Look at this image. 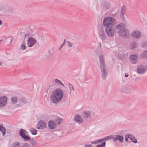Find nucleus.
<instances>
[{
	"instance_id": "nucleus-25",
	"label": "nucleus",
	"mask_w": 147,
	"mask_h": 147,
	"mask_svg": "<svg viewBox=\"0 0 147 147\" xmlns=\"http://www.w3.org/2000/svg\"><path fill=\"white\" fill-rule=\"evenodd\" d=\"M110 6V4L107 2H104L102 4V6L103 7L105 8V9H108Z\"/></svg>"
},
{
	"instance_id": "nucleus-21",
	"label": "nucleus",
	"mask_w": 147,
	"mask_h": 147,
	"mask_svg": "<svg viewBox=\"0 0 147 147\" xmlns=\"http://www.w3.org/2000/svg\"><path fill=\"white\" fill-rule=\"evenodd\" d=\"M129 136L130 139L133 142L136 143L137 142V139L133 135L129 134Z\"/></svg>"
},
{
	"instance_id": "nucleus-5",
	"label": "nucleus",
	"mask_w": 147,
	"mask_h": 147,
	"mask_svg": "<svg viewBox=\"0 0 147 147\" xmlns=\"http://www.w3.org/2000/svg\"><path fill=\"white\" fill-rule=\"evenodd\" d=\"M19 134L20 136L25 141H27L30 140V138L26 130L22 129H20Z\"/></svg>"
},
{
	"instance_id": "nucleus-34",
	"label": "nucleus",
	"mask_w": 147,
	"mask_h": 147,
	"mask_svg": "<svg viewBox=\"0 0 147 147\" xmlns=\"http://www.w3.org/2000/svg\"><path fill=\"white\" fill-rule=\"evenodd\" d=\"M21 101L24 104H26L27 103V101L26 100L25 98L24 97L21 98Z\"/></svg>"
},
{
	"instance_id": "nucleus-3",
	"label": "nucleus",
	"mask_w": 147,
	"mask_h": 147,
	"mask_svg": "<svg viewBox=\"0 0 147 147\" xmlns=\"http://www.w3.org/2000/svg\"><path fill=\"white\" fill-rule=\"evenodd\" d=\"M117 21L113 18L107 17L103 20V25L106 27L114 26L116 23Z\"/></svg>"
},
{
	"instance_id": "nucleus-8",
	"label": "nucleus",
	"mask_w": 147,
	"mask_h": 147,
	"mask_svg": "<svg viewBox=\"0 0 147 147\" xmlns=\"http://www.w3.org/2000/svg\"><path fill=\"white\" fill-rule=\"evenodd\" d=\"M47 123L42 121H38L36 126V128L38 129H42L47 127Z\"/></svg>"
},
{
	"instance_id": "nucleus-48",
	"label": "nucleus",
	"mask_w": 147,
	"mask_h": 147,
	"mask_svg": "<svg viewBox=\"0 0 147 147\" xmlns=\"http://www.w3.org/2000/svg\"><path fill=\"white\" fill-rule=\"evenodd\" d=\"M96 147H102L100 144H98L97 146Z\"/></svg>"
},
{
	"instance_id": "nucleus-24",
	"label": "nucleus",
	"mask_w": 147,
	"mask_h": 147,
	"mask_svg": "<svg viewBox=\"0 0 147 147\" xmlns=\"http://www.w3.org/2000/svg\"><path fill=\"white\" fill-rule=\"evenodd\" d=\"M20 143L19 142H13L11 147H20Z\"/></svg>"
},
{
	"instance_id": "nucleus-52",
	"label": "nucleus",
	"mask_w": 147,
	"mask_h": 147,
	"mask_svg": "<svg viewBox=\"0 0 147 147\" xmlns=\"http://www.w3.org/2000/svg\"><path fill=\"white\" fill-rule=\"evenodd\" d=\"M55 2H57L59 0H53Z\"/></svg>"
},
{
	"instance_id": "nucleus-1",
	"label": "nucleus",
	"mask_w": 147,
	"mask_h": 147,
	"mask_svg": "<svg viewBox=\"0 0 147 147\" xmlns=\"http://www.w3.org/2000/svg\"><path fill=\"white\" fill-rule=\"evenodd\" d=\"M62 90L58 88L54 90L52 93L51 97V101L54 103H57L59 102L63 97Z\"/></svg>"
},
{
	"instance_id": "nucleus-30",
	"label": "nucleus",
	"mask_w": 147,
	"mask_h": 147,
	"mask_svg": "<svg viewBox=\"0 0 147 147\" xmlns=\"http://www.w3.org/2000/svg\"><path fill=\"white\" fill-rule=\"evenodd\" d=\"M62 121V119L61 118H58L55 119V123H56V125L59 124L61 123Z\"/></svg>"
},
{
	"instance_id": "nucleus-7",
	"label": "nucleus",
	"mask_w": 147,
	"mask_h": 147,
	"mask_svg": "<svg viewBox=\"0 0 147 147\" xmlns=\"http://www.w3.org/2000/svg\"><path fill=\"white\" fill-rule=\"evenodd\" d=\"M36 42V40L34 38L29 37L27 40V46L28 47H32Z\"/></svg>"
},
{
	"instance_id": "nucleus-33",
	"label": "nucleus",
	"mask_w": 147,
	"mask_h": 147,
	"mask_svg": "<svg viewBox=\"0 0 147 147\" xmlns=\"http://www.w3.org/2000/svg\"><path fill=\"white\" fill-rule=\"evenodd\" d=\"M120 17L123 22H125V18L124 15V13L121 12Z\"/></svg>"
},
{
	"instance_id": "nucleus-31",
	"label": "nucleus",
	"mask_w": 147,
	"mask_h": 147,
	"mask_svg": "<svg viewBox=\"0 0 147 147\" xmlns=\"http://www.w3.org/2000/svg\"><path fill=\"white\" fill-rule=\"evenodd\" d=\"M30 140V143L32 144L33 146H34L36 144V140L34 138H32Z\"/></svg>"
},
{
	"instance_id": "nucleus-51",
	"label": "nucleus",
	"mask_w": 147,
	"mask_h": 147,
	"mask_svg": "<svg viewBox=\"0 0 147 147\" xmlns=\"http://www.w3.org/2000/svg\"><path fill=\"white\" fill-rule=\"evenodd\" d=\"M65 41H66V39H65L64 40L63 42H65Z\"/></svg>"
},
{
	"instance_id": "nucleus-39",
	"label": "nucleus",
	"mask_w": 147,
	"mask_h": 147,
	"mask_svg": "<svg viewBox=\"0 0 147 147\" xmlns=\"http://www.w3.org/2000/svg\"><path fill=\"white\" fill-rule=\"evenodd\" d=\"M100 145L101 146H102V147H105L106 145V142H103L102 143H101Z\"/></svg>"
},
{
	"instance_id": "nucleus-29",
	"label": "nucleus",
	"mask_w": 147,
	"mask_h": 147,
	"mask_svg": "<svg viewBox=\"0 0 147 147\" xmlns=\"http://www.w3.org/2000/svg\"><path fill=\"white\" fill-rule=\"evenodd\" d=\"M140 57L142 58L147 57V50L145 51L141 55Z\"/></svg>"
},
{
	"instance_id": "nucleus-47",
	"label": "nucleus",
	"mask_w": 147,
	"mask_h": 147,
	"mask_svg": "<svg viewBox=\"0 0 147 147\" xmlns=\"http://www.w3.org/2000/svg\"><path fill=\"white\" fill-rule=\"evenodd\" d=\"M62 47L61 45L60 47H59V50H61V49L62 48Z\"/></svg>"
},
{
	"instance_id": "nucleus-11",
	"label": "nucleus",
	"mask_w": 147,
	"mask_h": 147,
	"mask_svg": "<svg viewBox=\"0 0 147 147\" xmlns=\"http://www.w3.org/2000/svg\"><path fill=\"white\" fill-rule=\"evenodd\" d=\"M99 32L100 39L102 41H104L106 39V36L104 30L101 28L99 30Z\"/></svg>"
},
{
	"instance_id": "nucleus-12",
	"label": "nucleus",
	"mask_w": 147,
	"mask_h": 147,
	"mask_svg": "<svg viewBox=\"0 0 147 147\" xmlns=\"http://www.w3.org/2000/svg\"><path fill=\"white\" fill-rule=\"evenodd\" d=\"M123 136H121L119 135H117L113 138V140L115 142H116L117 140H119L121 142H123Z\"/></svg>"
},
{
	"instance_id": "nucleus-43",
	"label": "nucleus",
	"mask_w": 147,
	"mask_h": 147,
	"mask_svg": "<svg viewBox=\"0 0 147 147\" xmlns=\"http://www.w3.org/2000/svg\"><path fill=\"white\" fill-rule=\"evenodd\" d=\"M85 147H93V146L92 144L87 145L86 144L85 146Z\"/></svg>"
},
{
	"instance_id": "nucleus-20",
	"label": "nucleus",
	"mask_w": 147,
	"mask_h": 147,
	"mask_svg": "<svg viewBox=\"0 0 147 147\" xmlns=\"http://www.w3.org/2000/svg\"><path fill=\"white\" fill-rule=\"evenodd\" d=\"M83 116L85 119H88L89 117L91 115V113L88 111H84L83 113Z\"/></svg>"
},
{
	"instance_id": "nucleus-54",
	"label": "nucleus",
	"mask_w": 147,
	"mask_h": 147,
	"mask_svg": "<svg viewBox=\"0 0 147 147\" xmlns=\"http://www.w3.org/2000/svg\"><path fill=\"white\" fill-rule=\"evenodd\" d=\"M3 40L2 39H1L0 40V43Z\"/></svg>"
},
{
	"instance_id": "nucleus-44",
	"label": "nucleus",
	"mask_w": 147,
	"mask_h": 147,
	"mask_svg": "<svg viewBox=\"0 0 147 147\" xmlns=\"http://www.w3.org/2000/svg\"><path fill=\"white\" fill-rule=\"evenodd\" d=\"M144 46L145 47H147V42H145L144 44Z\"/></svg>"
},
{
	"instance_id": "nucleus-50",
	"label": "nucleus",
	"mask_w": 147,
	"mask_h": 147,
	"mask_svg": "<svg viewBox=\"0 0 147 147\" xmlns=\"http://www.w3.org/2000/svg\"><path fill=\"white\" fill-rule=\"evenodd\" d=\"M2 21L0 20V25H2Z\"/></svg>"
},
{
	"instance_id": "nucleus-55",
	"label": "nucleus",
	"mask_w": 147,
	"mask_h": 147,
	"mask_svg": "<svg viewBox=\"0 0 147 147\" xmlns=\"http://www.w3.org/2000/svg\"><path fill=\"white\" fill-rule=\"evenodd\" d=\"M2 65V64H1V62H0V65Z\"/></svg>"
},
{
	"instance_id": "nucleus-37",
	"label": "nucleus",
	"mask_w": 147,
	"mask_h": 147,
	"mask_svg": "<svg viewBox=\"0 0 147 147\" xmlns=\"http://www.w3.org/2000/svg\"><path fill=\"white\" fill-rule=\"evenodd\" d=\"M130 136L129 134H128V135H126L125 136V140L126 142H127L128 141V138H130Z\"/></svg>"
},
{
	"instance_id": "nucleus-26",
	"label": "nucleus",
	"mask_w": 147,
	"mask_h": 147,
	"mask_svg": "<svg viewBox=\"0 0 147 147\" xmlns=\"http://www.w3.org/2000/svg\"><path fill=\"white\" fill-rule=\"evenodd\" d=\"M55 84L58 85H62L63 86H64V85L63 83L59 80L57 78H56L55 80Z\"/></svg>"
},
{
	"instance_id": "nucleus-2",
	"label": "nucleus",
	"mask_w": 147,
	"mask_h": 147,
	"mask_svg": "<svg viewBox=\"0 0 147 147\" xmlns=\"http://www.w3.org/2000/svg\"><path fill=\"white\" fill-rule=\"evenodd\" d=\"M99 60L100 63V67L102 73V77L103 80L105 79L107 76V70L105 66L103 56L100 55L99 57Z\"/></svg>"
},
{
	"instance_id": "nucleus-15",
	"label": "nucleus",
	"mask_w": 147,
	"mask_h": 147,
	"mask_svg": "<svg viewBox=\"0 0 147 147\" xmlns=\"http://www.w3.org/2000/svg\"><path fill=\"white\" fill-rule=\"evenodd\" d=\"M33 35V34H32L31 33V32H30V31H29V33L28 34H26L25 36V38H24V40H23V41L22 42L21 46V48L22 50H24L26 48V45H25V44H24L25 42L24 40L25 38H26V36H27V35H28V36L32 35Z\"/></svg>"
},
{
	"instance_id": "nucleus-13",
	"label": "nucleus",
	"mask_w": 147,
	"mask_h": 147,
	"mask_svg": "<svg viewBox=\"0 0 147 147\" xmlns=\"http://www.w3.org/2000/svg\"><path fill=\"white\" fill-rule=\"evenodd\" d=\"M131 36L135 38H138L141 36L140 32L138 30L133 31L131 34Z\"/></svg>"
},
{
	"instance_id": "nucleus-42",
	"label": "nucleus",
	"mask_w": 147,
	"mask_h": 147,
	"mask_svg": "<svg viewBox=\"0 0 147 147\" xmlns=\"http://www.w3.org/2000/svg\"><path fill=\"white\" fill-rule=\"evenodd\" d=\"M99 143H100V142H103L104 141H105V139L104 138H102L101 139H99L98 140Z\"/></svg>"
},
{
	"instance_id": "nucleus-49",
	"label": "nucleus",
	"mask_w": 147,
	"mask_h": 147,
	"mask_svg": "<svg viewBox=\"0 0 147 147\" xmlns=\"http://www.w3.org/2000/svg\"><path fill=\"white\" fill-rule=\"evenodd\" d=\"M65 42H63L62 44L61 45L62 47L63 46H64L65 45Z\"/></svg>"
},
{
	"instance_id": "nucleus-19",
	"label": "nucleus",
	"mask_w": 147,
	"mask_h": 147,
	"mask_svg": "<svg viewBox=\"0 0 147 147\" xmlns=\"http://www.w3.org/2000/svg\"><path fill=\"white\" fill-rule=\"evenodd\" d=\"M126 27V24L125 23H121L116 25L115 28L117 30L122 29V28Z\"/></svg>"
},
{
	"instance_id": "nucleus-14",
	"label": "nucleus",
	"mask_w": 147,
	"mask_h": 147,
	"mask_svg": "<svg viewBox=\"0 0 147 147\" xmlns=\"http://www.w3.org/2000/svg\"><path fill=\"white\" fill-rule=\"evenodd\" d=\"M56 124L54 121L50 120L48 123V126L50 129H53L56 128Z\"/></svg>"
},
{
	"instance_id": "nucleus-9",
	"label": "nucleus",
	"mask_w": 147,
	"mask_h": 147,
	"mask_svg": "<svg viewBox=\"0 0 147 147\" xmlns=\"http://www.w3.org/2000/svg\"><path fill=\"white\" fill-rule=\"evenodd\" d=\"M7 100V98L6 96H3L0 97V107H3L5 105Z\"/></svg>"
},
{
	"instance_id": "nucleus-41",
	"label": "nucleus",
	"mask_w": 147,
	"mask_h": 147,
	"mask_svg": "<svg viewBox=\"0 0 147 147\" xmlns=\"http://www.w3.org/2000/svg\"><path fill=\"white\" fill-rule=\"evenodd\" d=\"M23 146L24 147H29V144L27 143H24Z\"/></svg>"
},
{
	"instance_id": "nucleus-18",
	"label": "nucleus",
	"mask_w": 147,
	"mask_h": 147,
	"mask_svg": "<svg viewBox=\"0 0 147 147\" xmlns=\"http://www.w3.org/2000/svg\"><path fill=\"white\" fill-rule=\"evenodd\" d=\"M74 120L76 121L79 123H82L83 121L81 117L79 115H77L75 116Z\"/></svg>"
},
{
	"instance_id": "nucleus-10",
	"label": "nucleus",
	"mask_w": 147,
	"mask_h": 147,
	"mask_svg": "<svg viewBox=\"0 0 147 147\" xmlns=\"http://www.w3.org/2000/svg\"><path fill=\"white\" fill-rule=\"evenodd\" d=\"M147 70V67L141 65L137 68L138 72L140 74H142L146 72Z\"/></svg>"
},
{
	"instance_id": "nucleus-6",
	"label": "nucleus",
	"mask_w": 147,
	"mask_h": 147,
	"mask_svg": "<svg viewBox=\"0 0 147 147\" xmlns=\"http://www.w3.org/2000/svg\"><path fill=\"white\" fill-rule=\"evenodd\" d=\"M105 32L107 36L110 37L113 36L116 33V30L113 26L106 27Z\"/></svg>"
},
{
	"instance_id": "nucleus-45",
	"label": "nucleus",
	"mask_w": 147,
	"mask_h": 147,
	"mask_svg": "<svg viewBox=\"0 0 147 147\" xmlns=\"http://www.w3.org/2000/svg\"><path fill=\"white\" fill-rule=\"evenodd\" d=\"M21 35H22V36H25L24 32H21Z\"/></svg>"
},
{
	"instance_id": "nucleus-27",
	"label": "nucleus",
	"mask_w": 147,
	"mask_h": 147,
	"mask_svg": "<svg viewBox=\"0 0 147 147\" xmlns=\"http://www.w3.org/2000/svg\"><path fill=\"white\" fill-rule=\"evenodd\" d=\"M29 131L33 135H35L37 134V131L34 128H31Z\"/></svg>"
},
{
	"instance_id": "nucleus-35",
	"label": "nucleus",
	"mask_w": 147,
	"mask_h": 147,
	"mask_svg": "<svg viewBox=\"0 0 147 147\" xmlns=\"http://www.w3.org/2000/svg\"><path fill=\"white\" fill-rule=\"evenodd\" d=\"M69 88L70 90V92H71L72 90L73 91H74V89L73 86H72V85L70 84H69Z\"/></svg>"
},
{
	"instance_id": "nucleus-36",
	"label": "nucleus",
	"mask_w": 147,
	"mask_h": 147,
	"mask_svg": "<svg viewBox=\"0 0 147 147\" xmlns=\"http://www.w3.org/2000/svg\"><path fill=\"white\" fill-rule=\"evenodd\" d=\"M125 9L126 8L125 6H122L121 8V12L124 13V12L125 11Z\"/></svg>"
},
{
	"instance_id": "nucleus-23",
	"label": "nucleus",
	"mask_w": 147,
	"mask_h": 147,
	"mask_svg": "<svg viewBox=\"0 0 147 147\" xmlns=\"http://www.w3.org/2000/svg\"><path fill=\"white\" fill-rule=\"evenodd\" d=\"M0 131L4 136L5 134V129L4 127L2 125H0Z\"/></svg>"
},
{
	"instance_id": "nucleus-22",
	"label": "nucleus",
	"mask_w": 147,
	"mask_h": 147,
	"mask_svg": "<svg viewBox=\"0 0 147 147\" xmlns=\"http://www.w3.org/2000/svg\"><path fill=\"white\" fill-rule=\"evenodd\" d=\"M11 101L12 104H15L17 102V98L16 97L12 96L11 98Z\"/></svg>"
},
{
	"instance_id": "nucleus-16",
	"label": "nucleus",
	"mask_w": 147,
	"mask_h": 147,
	"mask_svg": "<svg viewBox=\"0 0 147 147\" xmlns=\"http://www.w3.org/2000/svg\"><path fill=\"white\" fill-rule=\"evenodd\" d=\"M129 57L132 63L135 64L137 62L138 56L137 55H130Z\"/></svg>"
},
{
	"instance_id": "nucleus-38",
	"label": "nucleus",
	"mask_w": 147,
	"mask_h": 147,
	"mask_svg": "<svg viewBox=\"0 0 147 147\" xmlns=\"http://www.w3.org/2000/svg\"><path fill=\"white\" fill-rule=\"evenodd\" d=\"M91 143L92 144H97L100 143L98 140L95 141L91 142Z\"/></svg>"
},
{
	"instance_id": "nucleus-46",
	"label": "nucleus",
	"mask_w": 147,
	"mask_h": 147,
	"mask_svg": "<svg viewBox=\"0 0 147 147\" xmlns=\"http://www.w3.org/2000/svg\"><path fill=\"white\" fill-rule=\"evenodd\" d=\"M128 76V74L127 73H126L125 74V78H127Z\"/></svg>"
},
{
	"instance_id": "nucleus-40",
	"label": "nucleus",
	"mask_w": 147,
	"mask_h": 147,
	"mask_svg": "<svg viewBox=\"0 0 147 147\" xmlns=\"http://www.w3.org/2000/svg\"><path fill=\"white\" fill-rule=\"evenodd\" d=\"M136 46L137 45L136 43H133L131 46V47L132 48V49H133L134 48L136 47Z\"/></svg>"
},
{
	"instance_id": "nucleus-4",
	"label": "nucleus",
	"mask_w": 147,
	"mask_h": 147,
	"mask_svg": "<svg viewBox=\"0 0 147 147\" xmlns=\"http://www.w3.org/2000/svg\"><path fill=\"white\" fill-rule=\"evenodd\" d=\"M117 33L120 37L126 38L129 36V32L128 29L126 28H123L119 30Z\"/></svg>"
},
{
	"instance_id": "nucleus-32",
	"label": "nucleus",
	"mask_w": 147,
	"mask_h": 147,
	"mask_svg": "<svg viewBox=\"0 0 147 147\" xmlns=\"http://www.w3.org/2000/svg\"><path fill=\"white\" fill-rule=\"evenodd\" d=\"M113 135H111L108 136H107L104 138L105 141H106L110 140L112 138H113Z\"/></svg>"
},
{
	"instance_id": "nucleus-17",
	"label": "nucleus",
	"mask_w": 147,
	"mask_h": 147,
	"mask_svg": "<svg viewBox=\"0 0 147 147\" xmlns=\"http://www.w3.org/2000/svg\"><path fill=\"white\" fill-rule=\"evenodd\" d=\"M131 89L130 88L127 86H125L120 89V92L125 93H128L130 92Z\"/></svg>"
},
{
	"instance_id": "nucleus-28",
	"label": "nucleus",
	"mask_w": 147,
	"mask_h": 147,
	"mask_svg": "<svg viewBox=\"0 0 147 147\" xmlns=\"http://www.w3.org/2000/svg\"><path fill=\"white\" fill-rule=\"evenodd\" d=\"M68 44V46L69 47H72L73 45H74V47H75V44H76V43H73L69 41H67V42Z\"/></svg>"
},
{
	"instance_id": "nucleus-53",
	"label": "nucleus",
	"mask_w": 147,
	"mask_h": 147,
	"mask_svg": "<svg viewBox=\"0 0 147 147\" xmlns=\"http://www.w3.org/2000/svg\"><path fill=\"white\" fill-rule=\"evenodd\" d=\"M49 88H49H49H48L47 89V91H48V90H49Z\"/></svg>"
}]
</instances>
